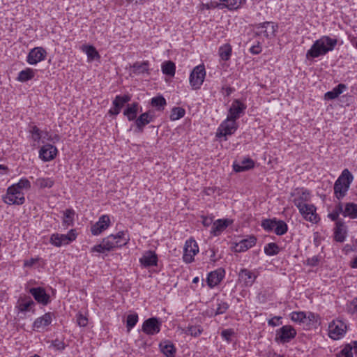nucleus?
<instances>
[{"label":"nucleus","mask_w":357,"mask_h":357,"mask_svg":"<svg viewBox=\"0 0 357 357\" xmlns=\"http://www.w3.org/2000/svg\"><path fill=\"white\" fill-rule=\"evenodd\" d=\"M165 105L166 100L162 96H157L151 99V105L158 107V109H162Z\"/></svg>","instance_id":"49530a36"},{"label":"nucleus","mask_w":357,"mask_h":357,"mask_svg":"<svg viewBox=\"0 0 357 357\" xmlns=\"http://www.w3.org/2000/svg\"><path fill=\"white\" fill-rule=\"evenodd\" d=\"M254 167V162L251 159H245L239 163H234L233 165L234 170L236 172H241L248 170Z\"/></svg>","instance_id":"c85d7f7f"},{"label":"nucleus","mask_w":357,"mask_h":357,"mask_svg":"<svg viewBox=\"0 0 357 357\" xmlns=\"http://www.w3.org/2000/svg\"><path fill=\"white\" fill-rule=\"evenodd\" d=\"M139 104L137 102H133L128 104L127 108L125 109L123 114L127 116L128 121H131L136 119L137 114L138 113Z\"/></svg>","instance_id":"bb28decb"},{"label":"nucleus","mask_w":357,"mask_h":357,"mask_svg":"<svg viewBox=\"0 0 357 357\" xmlns=\"http://www.w3.org/2000/svg\"><path fill=\"white\" fill-rule=\"evenodd\" d=\"M231 54V47L230 45L225 44L222 46L219 49V54L221 59L224 61H227L229 59Z\"/></svg>","instance_id":"a19ab883"},{"label":"nucleus","mask_w":357,"mask_h":357,"mask_svg":"<svg viewBox=\"0 0 357 357\" xmlns=\"http://www.w3.org/2000/svg\"><path fill=\"white\" fill-rule=\"evenodd\" d=\"M133 73L135 74H143L149 71V62H136L132 66Z\"/></svg>","instance_id":"c9c22d12"},{"label":"nucleus","mask_w":357,"mask_h":357,"mask_svg":"<svg viewBox=\"0 0 357 357\" xmlns=\"http://www.w3.org/2000/svg\"><path fill=\"white\" fill-rule=\"evenodd\" d=\"M185 109L181 107H174L172 109L170 119L172 121L178 120L185 115Z\"/></svg>","instance_id":"a18cd8bd"},{"label":"nucleus","mask_w":357,"mask_h":357,"mask_svg":"<svg viewBox=\"0 0 357 357\" xmlns=\"http://www.w3.org/2000/svg\"><path fill=\"white\" fill-rule=\"evenodd\" d=\"M206 76L205 68L203 65L196 66L190 75V84L193 89L201 87Z\"/></svg>","instance_id":"39448f33"},{"label":"nucleus","mask_w":357,"mask_h":357,"mask_svg":"<svg viewBox=\"0 0 357 357\" xmlns=\"http://www.w3.org/2000/svg\"><path fill=\"white\" fill-rule=\"evenodd\" d=\"M307 264L312 266H317L319 263V259L317 257L314 256L312 258H310L307 260Z\"/></svg>","instance_id":"0e129e2a"},{"label":"nucleus","mask_w":357,"mask_h":357,"mask_svg":"<svg viewBox=\"0 0 357 357\" xmlns=\"http://www.w3.org/2000/svg\"><path fill=\"white\" fill-rule=\"evenodd\" d=\"M228 309V305L226 303H220L218 304V307L215 311V314H223Z\"/></svg>","instance_id":"4d7b16f0"},{"label":"nucleus","mask_w":357,"mask_h":357,"mask_svg":"<svg viewBox=\"0 0 357 357\" xmlns=\"http://www.w3.org/2000/svg\"><path fill=\"white\" fill-rule=\"evenodd\" d=\"M280 251L279 246L275 243H268L264 247V252L269 256H273L278 254Z\"/></svg>","instance_id":"79ce46f5"},{"label":"nucleus","mask_w":357,"mask_h":357,"mask_svg":"<svg viewBox=\"0 0 357 357\" xmlns=\"http://www.w3.org/2000/svg\"><path fill=\"white\" fill-rule=\"evenodd\" d=\"M225 274V271L223 268H218L214 271L211 272L208 275L207 278V284L211 287L213 288L218 285L222 280L224 278Z\"/></svg>","instance_id":"f3484780"},{"label":"nucleus","mask_w":357,"mask_h":357,"mask_svg":"<svg viewBox=\"0 0 357 357\" xmlns=\"http://www.w3.org/2000/svg\"><path fill=\"white\" fill-rule=\"evenodd\" d=\"M52 313L47 312L42 317L37 318L33 324V330L39 331L40 330H43L45 327L50 325L52 321Z\"/></svg>","instance_id":"aec40b11"},{"label":"nucleus","mask_w":357,"mask_h":357,"mask_svg":"<svg viewBox=\"0 0 357 357\" xmlns=\"http://www.w3.org/2000/svg\"><path fill=\"white\" fill-rule=\"evenodd\" d=\"M257 275L252 271L243 268L238 273V280L245 287H250L255 282Z\"/></svg>","instance_id":"6ab92c4d"},{"label":"nucleus","mask_w":357,"mask_h":357,"mask_svg":"<svg viewBox=\"0 0 357 357\" xmlns=\"http://www.w3.org/2000/svg\"><path fill=\"white\" fill-rule=\"evenodd\" d=\"M25 201L24 193L20 190H17L15 188L9 187L7 193L4 197V202L8 204L22 205Z\"/></svg>","instance_id":"6e6552de"},{"label":"nucleus","mask_w":357,"mask_h":357,"mask_svg":"<svg viewBox=\"0 0 357 357\" xmlns=\"http://www.w3.org/2000/svg\"><path fill=\"white\" fill-rule=\"evenodd\" d=\"M220 9L227 8L230 10H236L240 8V3L237 0H221Z\"/></svg>","instance_id":"e433bc0d"},{"label":"nucleus","mask_w":357,"mask_h":357,"mask_svg":"<svg viewBox=\"0 0 357 357\" xmlns=\"http://www.w3.org/2000/svg\"><path fill=\"white\" fill-rule=\"evenodd\" d=\"M142 331L150 335L157 334L160 331V323L155 317L149 318L144 322Z\"/></svg>","instance_id":"2eb2a0df"},{"label":"nucleus","mask_w":357,"mask_h":357,"mask_svg":"<svg viewBox=\"0 0 357 357\" xmlns=\"http://www.w3.org/2000/svg\"><path fill=\"white\" fill-rule=\"evenodd\" d=\"M295 198L294 199V203L298 209H303V206L307 205L305 202L310 199V193L306 190H301L294 194Z\"/></svg>","instance_id":"5701e85b"},{"label":"nucleus","mask_w":357,"mask_h":357,"mask_svg":"<svg viewBox=\"0 0 357 357\" xmlns=\"http://www.w3.org/2000/svg\"><path fill=\"white\" fill-rule=\"evenodd\" d=\"M316 320V316L312 312H308L307 314V322L305 323L307 325L310 324L311 322H313Z\"/></svg>","instance_id":"69168bd1"},{"label":"nucleus","mask_w":357,"mask_h":357,"mask_svg":"<svg viewBox=\"0 0 357 357\" xmlns=\"http://www.w3.org/2000/svg\"><path fill=\"white\" fill-rule=\"evenodd\" d=\"M344 208V207H343L342 204L341 203H339L335 206L333 210H335L339 215L340 213L343 215Z\"/></svg>","instance_id":"338daca9"},{"label":"nucleus","mask_w":357,"mask_h":357,"mask_svg":"<svg viewBox=\"0 0 357 357\" xmlns=\"http://www.w3.org/2000/svg\"><path fill=\"white\" fill-rule=\"evenodd\" d=\"M351 313L357 312V298H354L350 303V308L349 310Z\"/></svg>","instance_id":"680f3d73"},{"label":"nucleus","mask_w":357,"mask_h":357,"mask_svg":"<svg viewBox=\"0 0 357 357\" xmlns=\"http://www.w3.org/2000/svg\"><path fill=\"white\" fill-rule=\"evenodd\" d=\"M77 322L79 326L83 327V326H86V324L88 323V319L86 317L79 314H78V316L77 317Z\"/></svg>","instance_id":"13d9d810"},{"label":"nucleus","mask_w":357,"mask_h":357,"mask_svg":"<svg viewBox=\"0 0 357 357\" xmlns=\"http://www.w3.org/2000/svg\"><path fill=\"white\" fill-rule=\"evenodd\" d=\"M175 64L170 61H166L162 65V71L164 74L173 77L175 74Z\"/></svg>","instance_id":"58836bf2"},{"label":"nucleus","mask_w":357,"mask_h":357,"mask_svg":"<svg viewBox=\"0 0 357 357\" xmlns=\"http://www.w3.org/2000/svg\"><path fill=\"white\" fill-rule=\"evenodd\" d=\"M353 180L351 173L347 169H344L334 184V193L338 199L346 195Z\"/></svg>","instance_id":"7ed1b4c3"},{"label":"nucleus","mask_w":357,"mask_h":357,"mask_svg":"<svg viewBox=\"0 0 357 357\" xmlns=\"http://www.w3.org/2000/svg\"><path fill=\"white\" fill-rule=\"evenodd\" d=\"M250 52L254 54H259V52H261V47L259 46V45H254L252 47H250Z\"/></svg>","instance_id":"774afa93"},{"label":"nucleus","mask_w":357,"mask_h":357,"mask_svg":"<svg viewBox=\"0 0 357 357\" xmlns=\"http://www.w3.org/2000/svg\"><path fill=\"white\" fill-rule=\"evenodd\" d=\"M129 241L130 237L127 231H121L116 235L112 234L103 238L102 242L93 246L91 251L92 252L104 253L111 251L116 248L124 246L128 243Z\"/></svg>","instance_id":"f257e3e1"},{"label":"nucleus","mask_w":357,"mask_h":357,"mask_svg":"<svg viewBox=\"0 0 357 357\" xmlns=\"http://www.w3.org/2000/svg\"><path fill=\"white\" fill-rule=\"evenodd\" d=\"M32 133L33 139L36 142H38L40 139L45 138L43 135V131H41L38 127L33 126L31 130Z\"/></svg>","instance_id":"603ef678"},{"label":"nucleus","mask_w":357,"mask_h":357,"mask_svg":"<svg viewBox=\"0 0 357 357\" xmlns=\"http://www.w3.org/2000/svg\"><path fill=\"white\" fill-rule=\"evenodd\" d=\"M198 252L199 248L197 242L192 239L188 240L184 247L183 261L186 263H191Z\"/></svg>","instance_id":"9d476101"},{"label":"nucleus","mask_w":357,"mask_h":357,"mask_svg":"<svg viewBox=\"0 0 357 357\" xmlns=\"http://www.w3.org/2000/svg\"><path fill=\"white\" fill-rule=\"evenodd\" d=\"M245 109L246 106L243 103L240 102L238 100H235L232 102V105L229 110V114L227 117H229L234 120H236L239 118L240 114L243 113Z\"/></svg>","instance_id":"4be33fe9"},{"label":"nucleus","mask_w":357,"mask_h":357,"mask_svg":"<svg viewBox=\"0 0 357 357\" xmlns=\"http://www.w3.org/2000/svg\"><path fill=\"white\" fill-rule=\"evenodd\" d=\"M162 352L167 357H174L176 353V349L173 344L169 342H163L160 344Z\"/></svg>","instance_id":"c756f323"},{"label":"nucleus","mask_w":357,"mask_h":357,"mask_svg":"<svg viewBox=\"0 0 357 357\" xmlns=\"http://www.w3.org/2000/svg\"><path fill=\"white\" fill-rule=\"evenodd\" d=\"M33 305H34V302L31 298H29L27 301H22V302L19 303L18 307L21 312H26L30 310Z\"/></svg>","instance_id":"de8ad7c7"},{"label":"nucleus","mask_w":357,"mask_h":357,"mask_svg":"<svg viewBox=\"0 0 357 357\" xmlns=\"http://www.w3.org/2000/svg\"><path fill=\"white\" fill-rule=\"evenodd\" d=\"M138 321V315L137 314H129L127 317V328L130 330L133 328Z\"/></svg>","instance_id":"8fccbe9b"},{"label":"nucleus","mask_w":357,"mask_h":357,"mask_svg":"<svg viewBox=\"0 0 357 357\" xmlns=\"http://www.w3.org/2000/svg\"><path fill=\"white\" fill-rule=\"evenodd\" d=\"M82 50L86 54L89 61H93L100 58L99 53L93 46L83 45Z\"/></svg>","instance_id":"473e14b6"},{"label":"nucleus","mask_w":357,"mask_h":357,"mask_svg":"<svg viewBox=\"0 0 357 357\" xmlns=\"http://www.w3.org/2000/svg\"><path fill=\"white\" fill-rule=\"evenodd\" d=\"M278 26L271 22H265L256 26V34L270 37L274 36Z\"/></svg>","instance_id":"f8f14e48"},{"label":"nucleus","mask_w":357,"mask_h":357,"mask_svg":"<svg viewBox=\"0 0 357 357\" xmlns=\"http://www.w3.org/2000/svg\"><path fill=\"white\" fill-rule=\"evenodd\" d=\"M46 55L47 52L44 48L41 47H34L29 52L26 61L31 65H35L43 61Z\"/></svg>","instance_id":"9b49d317"},{"label":"nucleus","mask_w":357,"mask_h":357,"mask_svg":"<svg viewBox=\"0 0 357 357\" xmlns=\"http://www.w3.org/2000/svg\"><path fill=\"white\" fill-rule=\"evenodd\" d=\"M296 335V331L290 325H285L276 331L275 340L281 344L289 342Z\"/></svg>","instance_id":"20e7f679"},{"label":"nucleus","mask_w":357,"mask_h":357,"mask_svg":"<svg viewBox=\"0 0 357 357\" xmlns=\"http://www.w3.org/2000/svg\"><path fill=\"white\" fill-rule=\"evenodd\" d=\"M76 238V234L73 229H71L66 234L58 233L53 234L50 239V242L56 247L68 245Z\"/></svg>","instance_id":"423d86ee"},{"label":"nucleus","mask_w":357,"mask_h":357,"mask_svg":"<svg viewBox=\"0 0 357 357\" xmlns=\"http://www.w3.org/2000/svg\"><path fill=\"white\" fill-rule=\"evenodd\" d=\"M343 215L349 217L351 219L357 218V204L354 203H347L344 208Z\"/></svg>","instance_id":"7c9ffc66"},{"label":"nucleus","mask_w":357,"mask_h":357,"mask_svg":"<svg viewBox=\"0 0 357 357\" xmlns=\"http://www.w3.org/2000/svg\"><path fill=\"white\" fill-rule=\"evenodd\" d=\"M186 333L197 337L202 333V330L197 326H191L188 328Z\"/></svg>","instance_id":"6e6d98bb"},{"label":"nucleus","mask_w":357,"mask_h":357,"mask_svg":"<svg viewBox=\"0 0 357 357\" xmlns=\"http://www.w3.org/2000/svg\"><path fill=\"white\" fill-rule=\"evenodd\" d=\"M337 43V40L331 38L329 36H322L317 40L311 48L306 53V58L314 59L326 54L328 52L333 50Z\"/></svg>","instance_id":"f03ea898"},{"label":"nucleus","mask_w":357,"mask_h":357,"mask_svg":"<svg viewBox=\"0 0 357 357\" xmlns=\"http://www.w3.org/2000/svg\"><path fill=\"white\" fill-rule=\"evenodd\" d=\"M34 70L31 68H26L20 71L18 74L17 80L22 82L31 79L34 77Z\"/></svg>","instance_id":"72a5a7b5"},{"label":"nucleus","mask_w":357,"mask_h":357,"mask_svg":"<svg viewBox=\"0 0 357 357\" xmlns=\"http://www.w3.org/2000/svg\"><path fill=\"white\" fill-rule=\"evenodd\" d=\"M10 188H15L17 190H29L31 188V183L27 178H22L17 183L13 184L10 186Z\"/></svg>","instance_id":"c03bdc74"},{"label":"nucleus","mask_w":357,"mask_h":357,"mask_svg":"<svg viewBox=\"0 0 357 357\" xmlns=\"http://www.w3.org/2000/svg\"><path fill=\"white\" fill-rule=\"evenodd\" d=\"M220 1L221 0H211L209 3H202V9L206 8L209 10L215 8L220 9Z\"/></svg>","instance_id":"864d4df0"},{"label":"nucleus","mask_w":357,"mask_h":357,"mask_svg":"<svg viewBox=\"0 0 357 357\" xmlns=\"http://www.w3.org/2000/svg\"><path fill=\"white\" fill-rule=\"evenodd\" d=\"M29 292L36 301L43 305H47L50 301V296L46 294L45 289L42 287L31 288Z\"/></svg>","instance_id":"412c9836"},{"label":"nucleus","mask_w":357,"mask_h":357,"mask_svg":"<svg viewBox=\"0 0 357 357\" xmlns=\"http://www.w3.org/2000/svg\"><path fill=\"white\" fill-rule=\"evenodd\" d=\"M290 317L294 322L299 324L307 322V314L303 312H293L291 313Z\"/></svg>","instance_id":"4c0bfd02"},{"label":"nucleus","mask_w":357,"mask_h":357,"mask_svg":"<svg viewBox=\"0 0 357 357\" xmlns=\"http://www.w3.org/2000/svg\"><path fill=\"white\" fill-rule=\"evenodd\" d=\"M110 225V219L107 215H102L100 217L98 221L93 224L91 227V231L93 235L98 236L103 231L106 230Z\"/></svg>","instance_id":"4468645a"},{"label":"nucleus","mask_w":357,"mask_h":357,"mask_svg":"<svg viewBox=\"0 0 357 357\" xmlns=\"http://www.w3.org/2000/svg\"><path fill=\"white\" fill-rule=\"evenodd\" d=\"M281 317H274L273 318L268 320V325L272 326H277L281 324L280 322Z\"/></svg>","instance_id":"bf43d9fd"},{"label":"nucleus","mask_w":357,"mask_h":357,"mask_svg":"<svg viewBox=\"0 0 357 357\" xmlns=\"http://www.w3.org/2000/svg\"><path fill=\"white\" fill-rule=\"evenodd\" d=\"M347 330L346 324L341 320H333L328 326V335L333 340L340 339Z\"/></svg>","instance_id":"0eeeda50"},{"label":"nucleus","mask_w":357,"mask_h":357,"mask_svg":"<svg viewBox=\"0 0 357 357\" xmlns=\"http://www.w3.org/2000/svg\"><path fill=\"white\" fill-rule=\"evenodd\" d=\"M257 238L254 236H250L249 237L242 239L236 244L235 251L236 252H244L251 248L256 244Z\"/></svg>","instance_id":"b1692460"},{"label":"nucleus","mask_w":357,"mask_h":357,"mask_svg":"<svg viewBox=\"0 0 357 357\" xmlns=\"http://www.w3.org/2000/svg\"><path fill=\"white\" fill-rule=\"evenodd\" d=\"M339 214L335 211L333 210L331 213H328V217L333 221H338Z\"/></svg>","instance_id":"e2e57ef3"},{"label":"nucleus","mask_w":357,"mask_h":357,"mask_svg":"<svg viewBox=\"0 0 357 357\" xmlns=\"http://www.w3.org/2000/svg\"><path fill=\"white\" fill-rule=\"evenodd\" d=\"M237 129L236 120L227 117L220 126L216 133L218 137L231 135Z\"/></svg>","instance_id":"1a4fd4ad"},{"label":"nucleus","mask_w":357,"mask_h":357,"mask_svg":"<svg viewBox=\"0 0 357 357\" xmlns=\"http://www.w3.org/2000/svg\"><path fill=\"white\" fill-rule=\"evenodd\" d=\"M276 220L266 219L262 221V227L267 231H274Z\"/></svg>","instance_id":"3c124183"},{"label":"nucleus","mask_w":357,"mask_h":357,"mask_svg":"<svg viewBox=\"0 0 357 357\" xmlns=\"http://www.w3.org/2000/svg\"><path fill=\"white\" fill-rule=\"evenodd\" d=\"M299 212L303 218L312 223H317L319 220L318 214L317 213V208L313 204H307L303 206V208L298 209Z\"/></svg>","instance_id":"ddd939ff"},{"label":"nucleus","mask_w":357,"mask_h":357,"mask_svg":"<svg viewBox=\"0 0 357 357\" xmlns=\"http://www.w3.org/2000/svg\"><path fill=\"white\" fill-rule=\"evenodd\" d=\"M346 89V86L343 84H338L332 91H328L325 94V98L327 100H333L338 97Z\"/></svg>","instance_id":"2f4dec72"},{"label":"nucleus","mask_w":357,"mask_h":357,"mask_svg":"<svg viewBox=\"0 0 357 357\" xmlns=\"http://www.w3.org/2000/svg\"><path fill=\"white\" fill-rule=\"evenodd\" d=\"M74 211L72 209H67L64 212L63 223L67 225H70L73 223L74 218Z\"/></svg>","instance_id":"09e8293b"},{"label":"nucleus","mask_w":357,"mask_h":357,"mask_svg":"<svg viewBox=\"0 0 357 357\" xmlns=\"http://www.w3.org/2000/svg\"><path fill=\"white\" fill-rule=\"evenodd\" d=\"M34 184L40 188H50L54 185V181L51 178H38Z\"/></svg>","instance_id":"f704fd0d"},{"label":"nucleus","mask_w":357,"mask_h":357,"mask_svg":"<svg viewBox=\"0 0 357 357\" xmlns=\"http://www.w3.org/2000/svg\"><path fill=\"white\" fill-rule=\"evenodd\" d=\"M287 231V225L282 220H276L274 232L277 235H283Z\"/></svg>","instance_id":"37998d69"},{"label":"nucleus","mask_w":357,"mask_h":357,"mask_svg":"<svg viewBox=\"0 0 357 357\" xmlns=\"http://www.w3.org/2000/svg\"><path fill=\"white\" fill-rule=\"evenodd\" d=\"M347 236V229L344 222L342 220H338L335 222L334 229V238L337 242L344 241Z\"/></svg>","instance_id":"393cba45"},{"label":"nucleus","mask_w":357,"mask_h":357,"mask_svg":"<svg viewBox=\"0 0 357 357\" xmlns=\"http://www.w3.org/2000/svg\"><path fill=\"white\" fill-rule=\"evenodd\" d=\"M130 100L128 95L116 96L113 101V105L121 109L126 103Z\"/></svg>","instance_id":"ea45409f"},{"label":"nucleus","mask_w":357,"mask_h":357,"mask_svg":"<svg viewBox=\"0 0 357 357\" xmlns=\"http://www.w3.org/2000/svg\"><path fill=\"white\" fill-rule=\"evenodd\" d=\"M154 115L150 111L142 114L138 118H136V132L142 133L144 130V128L149 123L153 121Z\"/></svg>","instance_id":"dca6fc26"},{"label":"nucleus","mask_w":357,"mask_h":357,"mask_svg":"<svg viewBox=\"0 0 357 357\" xmlns=\"http://www.w3.org/2000/svg\"><path fill=\"white\" fill-rule=\"evenodd\" d=\"M337 357H353L351 346L347 345L337 355Z\"/></svg>","instance_id":"5fc2aeb1"},{"label":"nucleus","mask_w":357,"mask_h":357,"mask_svg":"<svg viewBox=\"0 0 357 357\" xmlns=\"http://www.w3.org/2000/svg\"><path fill=\"white\" fill-rule=\"evenodd\" d=\"M233 334L234 332L231 330H224L221 333L222 337L225 338L227 341L230 340V337Z\"/></svg>","instance_id":"052dcab7"},{"label":"nucleus","mask_w":357,"mask_h":357,"mask_svg":"<svg viewBox=\"0 0 357 357\" xmlns=\"http://www.w3.org/2000/svg\"><path fill=\"white\" fill-rule=\"evenodd\" d=\"M56 148L51 144H46L41 147L39 151L40 158L44 161H50L56 155Z\"/></svg>","instance_id":"a211bd4d"},{"label":"nucleus","mask_w":357,"mask_h":357,"mask_svg":"<svg viewBox=\"0 0 357 357\" xmlns=\"http://www.w3.org/2000/svg\"><path fill=\"white\" fill-rule=\"evenodd\" d=\"M230 223V221L228 220H218L213 223L211 232L213 235L218 236L225 230Z\"/></svg>","instance_id":"a878e982"},{"label":"nucleus","mask_w":357,"mask_h":357,"mask_svg":"<svg viewBox=\"0 0 357 357\" xmlns=\"http://www.w3.org/2000/svg\"><path fill=\"white\" fill-rule=\"evenodd\" d=\"M140 262L146 267L156 265L157 256L153 252L148 251L140 259Z\"/></svg>","instance_id":"cd10ccee"}]
</instances>
